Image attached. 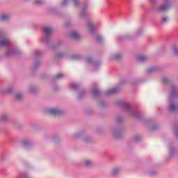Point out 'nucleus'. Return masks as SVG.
<instances>
[{
    "label": "nucleus",
    "mask_w": 178,
    "mask_h": 178,
    "mask_svg": "<svg viewBox=\"0 0 178 178\" xmlns=\"http://www.w3.org/2000/svg\"><path fill=\"white\" fill-rule=\"evenodd\" d=\"M178 110V105L171 103L170 104V111H177Z\"/></svg>",
    "instance_id": "12"
},
{
    "label": "nucleus",
    "mask_w": 178,
    "mask_h": 178,
    "mask_svg": "<svg viewBox=\"0 0 178 178\" xmlns=\"http://www.w3.org/2000/svg\"><path fill=\"white\" fill-rule=\"evenodd\" d=\"M151 2L152 3L155 2V0H151Z\"/></svg>",
    "instance_id": "38"
},
{
    "label": "nucleus",
    "mask_w": 178,
    "mask_h": 178,
    "mask_svg": "<svg viewBox=\"0 0 178 178\" xmlns=\"http://www.w3.org/2000/svg\"><path fill=\"white\" fill-rule=\"evenodd\" d=\"M137 59L139 62H144V60H147V58L144 55H139L138 56Z\"/></svg>",
    "instance_id": "13"
},
{
    "label": "nucleus",
    "mask_w": 178,
    "mask_h": 178,
    "mask_svg": "<svg viewBox=\"0 0 178 178\" xmlns=\"http://www.w3.org/2000/svg\"><path fill=\"white\" fill-rule=\"evenodd\" d=\"M90 138H86L84 139V142L86 143L87 144L90 143Z\"/></svg>",
    "instance_id": "28"
},
{
    "label": "nucleus",
    "mask_w": 178,
    "mask_h": 178,
    "mask_svg": "<svg viewBox=\"0 0 178 178\" xmlns=\"http://www.w3.org/2000/svg\"><path fill=\"white\" fill-rule=\"evenodd\" d=\"M10 45V41L6 38H0V48L2 47H9Z\"/></svg>",
    "instance_id": "4"
},
{
    "label": "nucleus",
    "mask_w": 178,
    "mask_h": 178,
    "mask_svg": "<svg viewBox=\"0 0 178 178\" xmlns=\"http://www.w3.org/2000/svg\"><path fill=\"white\" fill-rule=\"evenodd\" d=\"M147 72H148L149 73H151V72H154V68H149V69L147 70Z\"/></svg>",
    "instance_id": "31"
},
{
    "label": "nucleus",
    "mask_w": 178,
    "mask_h": 178,
    "mask_svg": "<svg viewBox=\"0 0 178 178\" xmlns=\"http://www.w3.org/2000/svg\"><path fill=\"white\" fill-rule=\"evenodd\" d=\"M170 156H173V150H170Z\"/></svg>",
    "instance_id": "32"
},
{
    "label": "nucleus",
    "mask_w": 178,
    "mask_h": 178,
    "mask_svg": "<svg viewBox=\"0 0 178 178\" xmlns=\"http://www.w3.org/2000/svg\"><path fill=\"white\" fill-rule=\"evenodd\" d=\"M115 92H119V88H114L113 89L109 90L108 92V94H115Z\"/></svg>",
    "instance_id": "17"
},
{
    "label": "nucleus",
    "mask_w": 178,
    "mask_h": 178,
    "mask_svg": "<svg viewBox=\"0 0 178 178\" xmlns=\"http://www.w3.org/2000/svg\"><path fill=\"white\" fill-rule=\"evenodd\" d=\"M8 118H9V115L8 114H3V115H1V119L3 120H6V119H8Z\"/></svg>",
    "instance_id": "22"
},
{
    "label": "nucleus",
    "mask_w": 178,
    "mask_h": 178,
    "mask_svg": "<svg viewBox=\"0 0 178 178\" xmlns=\"http://www.w3.org/2000/svg\"><path fill=\"white\" fill-rule=\"evenodd\" d=\"M63 76V74H58L56 77V79H62Z\"/></svg>",
    "instance_id": "27"
},
{
    "label": "nucleus",
    "mask_w": 178,
    "mask_h": 178,
    "mask_svg": "<svg viewBox=\"0 0 178 178\" xmlns=\"http://www.w3.org/2000/svg\"><path fill=\"white\" fill-rule=\"evenodd\" d=\"M71 87H72V88H73L74 90L76 89V88H77V83H72V84H71Z\"/></svg>",
    "instance_id": "24"
},
{
    "label": "nucleus",
    "mask_w": 178,
    "mask_h": 178,
    "mask_svg": "<svg viewBox=\"0 0 178 178\" xmlns=\"http://www.w3.org/2000/svg\"><path fill=\"white\" fill-rule=\"evenodd\" d=\"M61 56H63V54H62V53H58L57 54H56V57L57 58H61Z\"/></svg>",
    "instance_id": "30"
},
{
    "label": "nucleus",
    "mask_w": 178,
    "mask_h": 178,
    "mask_svg": "<svg viewBox=\"0 0 178 178\" xmlns=\"http://www.w3.org/2000/svg\"><path fill=\"white\" fill-rule=\"evenodd\" d=\"M22 145L26 146V145H29L30 144V142L28 140H24L22 141Z\"/></svg>",
    "instance_id": "21"
},
{
    "label": "nucleus",
    "mask_w": 178,
    "mask_h": 178,
    "mask_svg": "<svg viewBox=\"0 0 178 178\" xmlns=\"http://www.w3.org/2000/svg\"><path fill=\"white\" fill-rule=\"evenodd\" d=\"M122 55L120 53H116L113 56L112 58L115 59V60H118V59H120L122 58Z\"/></svg>",
    "instance_id": "14"
},
{
    "label": "nucleus",
    "mask_w": 178,
    "mask_h": 178,
    "mask_svg": "<svg viewBox=\"0 0 178 178\" xmlns=\"http://www.w3.org/2000/svg\"><path fill=\"white\" fill-rule=\"evenodd\" d=\"M22 176L24 177V178H31V177L26 173H22Z\"/></svg>",
    "instance_id": "26"
},
{
    "label": "nucleus",
    "mask_w": 178,
    "mask_h": 178,
    "mask_svg": "<svg viewBox=\"0 0 178 178\" xmlns=\"http://www.w3.org/2000/svg\"><path fill=\"white\" fill-rule=\"evenodd\" d=\"M12 91H13V88H12V87H8V88L4 89L5 93L12 92Z\"/></svg>",
    "instance_id": "20"
},
{
    "label": "nucleus",
    "mask_w": 178,
    "mask_h": 178,
    "mask_svg": "<svg viewBox=\"0 0 178 178\" xmlns=\"http://www.w3.org/2000/svg\"><path fill=\"white\" fill-rule=\"evenodd\" d=\"M72 1H74L75 6L79 5V0H63V5H67V3H69V2H72Z\"/></svg>",
    "instance_id": "9"
},
{
    "label": "nucleus",
    "mask_w": 178,
    "mask_h": 178,
    "mask_svg": "<svg viewBox=\"0 0 178 178\" xmlns=\"http://www.w3.org/2000/svg\"><path fill=\"white\" fill-rule=\"evenodd\" d=\"M171 51H172V55L178 57V46L177 45L173 44L171 47Z\"/></svg>",
    "instance_id": "8"
},
{
    "label": "nucleus",
    "mask_w": 178,
    "mask_h": 178,
    "mask_svg": "<svg viewBox=\"0 0 178 178\" xmlns=\"http://www.w3.org/2000/svg\"><path fill=\"white\" fill-rule=\"evenodd\" d=\"M169 6H170L169 3H167L161 6L159 9L160 12H165V10H168V9H169Z\"/></svg>",
    "instance_id": "11"
},
{
    "label": "nucleus",
    "mask_w": 178,
    "mask_h": 178,
    "mask_svg": "<svg viewBox=\"0 0 178 178\" xmlns=\"http://www.w3.org/2000/svg\"><path fill=\"white\" fill-rule=\"evenodd\" d=\"M79 98H81V95H79Z\"/></svg>",
    "instance_id": "39"
},
{
    "label": "nucleus",
    "mask_w": 178,
    "mask_h": 178,
    "mask_svg": "<svg viewBox=\"0 0 178 178\" xmlns=\"http://www.w3.org/2000/svg\"><path fill=\"white\" fill-rule=\"evenodd\" d=\"M70 38H72L73 40H79V38L81 37V35L78 31H72L70 33Z\"/></svg>",
    "instance_id": "5"
},
{
    "label": "nucleus",
    "mask_w": 178,
    "mask_h": 178,
    "mask_svg": "<svg viewBox=\"0 0 178 178\" xmlns=\"http://www.w3.org/2000/svg\"><path fill=\"white\" fill-rule=\"evenodd\" d=\"M140 33H143V30H140Z\"/></svg>",
    "instance_id": "42"
},
{
    "label": "nucleus",
    "mask_w": 178,
    "mask_h": 178,
    "mask_svg": "<svg viewBox=\"0 0 178 178\" xmlns=\"http://www.w3.org/2000/svg\"><path fill=\"white\" fill-rule=\"evenodd\" d=\"M85 165L86 166H92V165H94V162L90 159H86Z\"/></svg>",
    "instance_id": "15"
},
{
    "label": "nucleus",
    "mask_w": 178,
    "mask_h": 178,
    "mask_svg": "<svg viewBox=\"0 0 178 178\" xmlns=\"http://www.w3.org/2000/svg\"><path fill=\"white\" fill-rule=\"evenodd\" d=\"M30 92H33V88H30Z\"/></svg>",
    "instance_id": "37"
},
{
    "label": "nucleus",
    "mask_w": 178,
    "mask_h": 178,
    "mask_svg": "<svg viewBox=\"0 0 178 178\" xmlns=\"http://www.w3.org/2000/svg\"><path fill=\"white\" fill-rule=\"evenodd\" d=\"M43 31L44 36L42 38V41L43 42H47V41H48V38H49V35L54 33V29L51 26H44Z\"/></svg>",
    "instance_id": "1"
},
{
    "label": "nucleus",
    "mask_w": 178,
    "mask_h": 178,
    "mask_svg": "<svg viewBox=\"0 0 178 178\" xmlns=\"http://www.w3.org/2000/svg\"><path fill=\"white\" fill-rule=\"evenodd\" d=\"M102 40V38H97V41H101Z\"/></svg>",
    "instance_id": "36"
},
{
    "label": "nucleus",
    "mask_w": 178,
    "mask_h": 178,
    "mask_svg": "<svg viewBox=\"0 0 178 178\" xmlns=\"http://www.w3.org/2000/svg\"><path fill=\"white\" fill-rule=\"evenodd\" d=\"M14 54H16V51L8 50V51H6V56H10V55H14Z\"/></svg>",
    "instance_id": "19"
},
{
    "label": "nucleus",
    "mask_w": 178,
    "mask_h": 178,
    "mask_svg": "<svg viewBox=\"0 0 178 178\" xmlns=\"http://www.w3.org/2000/svg\"><path fill=\"white\" fill-rule=\"evenodd\" d=\"M177 137H178V133L176 134Z\"/></svg>",
    "instance_id": "41"
},
{
    "label": "nucleus",
    "mask_w": 178,
    "mask_h": 178,
    "mask_svg": "<svg viewBox=\"0 0 178 178\" xmlns=\"http://www.w3.org/2000/svg\"><path fill=\"white\" fill-rule=\"evenodd\" d=\"M86 63L88 65H92L93 69L95 70H97V69H99L101 66V63H94V61H92V58L91 57H88V58H86Z\"/></svg>",
    "instance_id": "3"
},
{
    "label": "nucleus",
    "mask_w": 178,
    "mask_h": 178,
    "mask_svg": "<svg viewBox=\"0 0 178 178\" xmlns=\"http://www.w3.org/2000/svg\"><path fill=\"white\" fill-rule=\"evenodd\" d=\"M87 26L89 33H92V31H94L96 28L95 24L91 22H88Z\"/></svg>",
    "instance_id": "7"
},
{
    "label": "nucleus",
    "mask_w": 178,
    "mask_h": 178,
    "mask_svg": "<svg viewBox=\"0 0 178 178\" xmlns=\"http://www.w3.org/2000/svg\"><path fill=\"white\" fill-rule=\"evenodd\" d=\"M42 0H36V3H41Z\"/></svg>",
    "instance_id": "33"
},
{
    "label": "nucleus",
    "mask_w": 178,
    "mask_h": 178,
    "mask_svg": "<svg viewBox=\"0 0 178 178\" xmlns=\"http://www.w3.org/2000/svg\"><path fill=\"white\" fill-rule=\"evenodd\" d=\"M137 34H138H138H140V32H139V31H138V32H137Z\"/></svg>",
    "instance_id": "40"
},
{
    "label": "nucleus",
    "mask_w": 178,
    "mask_h": 178,
    "mask_svg": "<svg viewBox=\"0 0 178 178\" xmlns=\"http://www.w3.org/2000/svg\"><path fill=\"white\" fill-rule=\"evenodd\" d=\"M167 20H168V17H164L163 18V22H167Z\"/></svg>",
    "instance_id": "34"
},
{
    "label": "nucleus",
    "mask_w": 178,
    "mask_h": 178,
    "mask_svg": "<svg viewBox=\"0 0 178 178\" xmlns=\"http://www.w3.org/2000/svg\"><path fill=\"white\" fill-rule=\"evenodd\" d=\"M85 15H86V12L84 11V10H83L81 13V17H84Z\"/></svg>",
    "instance_id": "29"
},
{
    "label": "nucleus",
    "mask_w": 178,
    "mask_h": 178,
    "mask_svg": "<svg viewBox=\"0 0 178 178\" xmlns=\"http://www.w3.org/2000/svg\"><path fill=\"white\" fill-rule=\"evenodd\" d=\"M63 111L60 110L59 108H50L47 110V113H49V115H62Z\"/></svg>",
    "instance_id": "2"
},
{
    "label": "nucleus",
    "mask_w": 178,
    "mask_h": 178,
    "mask_svg": "<svg viewBox=\"0 0 178 178\" xmlns=\"http://www.w3.org/2000/svg\"><path fill=\"white\" fill-rule=\"evenodd\" d=\"M150 130H154V127L152 125H150Z\"/></svg>",
    "instance_id": "35"
},
{
    "label": "nucleus",
    "mask_w": 178,
    "mask_h": 178,
    "mask_svg": "<svg viewBox=\"0 0 178 178\" xmlns=\"http://www.w3.org/2000/svg\"><path fill=\"white\" fill-rule=\"evenodd\" d=\"M15 98L16 99H22V98H23V94L22 92H16L15 94Z\"/></svg>",
    "instance_id": "16"
},
{
    "label": "nucleus",
    "mask_w": 178,
    "mask_h": 178,
    "mask_svg": "<svg viewBox=\"0 0 178 178\" xmlns=\"http://www.w3.org/2000/svg\"><path fill=\"white\" fill-rule=\"evenodd\" d=\"M0 19H1V20H3V21L9 20V19H10V15H9L8 13L2 14L0 16Z\"/></svg>",
    "instance_id": "10"
},
{
    "label": "nucleus",
    "mask_w": 178,
    "mask_h": 178,
    "mask_svg": "<svg viewBox=\"0 0 178 178\" xmlns=\"http://www.w3.org/2000/svg\"><path fill=\"white\" fill-rule=\"evenodd\" d=\"M99 92V90H98L97 88H95L92 90L93 94H95V95H97V94Z\"/></svg>",
    "instance_id": "23"
},
{
    "label": "nucleus",
    "mask_w": 178,
    "mask_h": 178,
    "mask_svg": "<svg viewBox=\"0 0 178 178\" xmlns=\"http://www.w3.org/2000/svg\"><path fill=\"white\" fill-rule=\"evenodd\" d=\"M177 92V90L176 89V87L173 86L171 88V97H175Z\"/></svg>",
    "instance_id": "18"
},
{
    "label": "nucleus",
    "mask_w": 178,
    "mask_h": 178,
    "mask_svg": "<svg viewBox=\"0 0 178 178\" xmlns=\"http://www.w3.org/2000/svg\"><path fill=\"white\" fill-rule=\"evenodd\" d=\"M120 172H122V168L120 167H115L111 170V173L112 176H117Z\"/></svg>",
    "instance_id": "6"
},
{
    "label": "nucleus",
    "mask_w": 178,
    "mask_h": 178,
    "mask_svg": "<svg viewBox=\"0 0 178 178\" xmlns=\"http://www.w3.org/2000/svg\"><path fill=\"white\" fill-rule=\"evenodd\" d=\"M135 141H138L139 140H141L140 136H137L134 138Z\"/></svg>",
    "instance_id": "25"
}]
</instances>
